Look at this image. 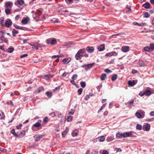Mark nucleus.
Listing matches in <instances>:
<instances>
[{"label":"nucleus","mask_w":154,"mask_h":154,"mask_svg":"<svg viewBox=\"0 0 154 154\" xmlns=\"http://www.w3.org/2000/svg\"><path fill=\"white\" fill-rule=\"evenodd\" d=\"M86 52V49L83 48L79 50L75 55V58L77 60H80L83 57V54Z\"/></svg>","instance_id":"f257e3e1"},{"label":"nucleus","mask_w":154,"mask_h":154,"mask_svg":"<svg viewBox=\"0 0 154 154\" xmlns=\"http://www.w3.org/2000/svg\"><path fill=\"white\" fill-rule=\"evenodd\" d=\"M136 116L139 119H142L145 116V112L142 110H138L135 113Z\"/></svg>","instance_id":"f03ea898"},{"label":"nucleus","mask_w":154,"mask_h":154,"mask_svg":"<svg viewBox=\"0 0 154 154\" xmlns=\"http://www.w3.org/2000/svg\"><path fill=\"white\" fill-rule=\"evenodd\" d=\"M46 42L48 44L54 45L56 44L57 41L55 38H51L47 39Z\"/></svg>","instance_id":"7ed1b4c3"},{"label":"nucleus","mask_w":154,"mask_h":154,"mask_svg":"<svg viewBox=\"0 0 154 154\" xmlns=\"http://www.w3.org/2000/svg\"><path fill=\"white\" fill-rule=\"evenodd\" d=\"M95 63H92L85 64L82 65V67L85 68V70L87 71L90 69L94 65Z\"/></svg>","instance_id":"20e7f679"},{"label":"nucleus","mask_w":154,"mask_h":154,"mask_svg":"<svg viewBox=\"0 0 154 154\" xmlns=\"http://www.w3.org/2000/svg\"><path fill=\"white\" fill-rule=\"evenodd\" d=\"M12 25V22L9 19H7L5 22V26L9 28Z\"/></svg>","instance_id":"39448f33"},{"label":"nucleus","mask_w":154,"mask_h":154,"mask_svg":"<svg viewBox=\"0 0 154 154\" xmlns=\"http://www.w3.org/2000/svg\"><path fill=\"white\" fill-rule=\"evenodd\" d=\"M150 128V125L149 124L147 123L143 126V128L144 130L146 131H149Z\"/></svg>","instance_id":"423d86ee"},{"label":"nucleus","mask_w":154,"mask_h":154,"mask_svg":"<svg viewBox=\"0 0 154 154\" xmlns=\"http://www.w3.org/2000/svg\"><path fill=\"white\" fill-rule=\"evenodd\" d=\"M44 89L43 87L41 86L38 87L37 89L34 91V93L37 94L44 91Z\"/></svg>","instance_id":"0eeeda50"},{"label":"nucleus","mask_w":154,"mask_h":154,"mask_svg":"<svg viewBox=\"0 0 154 154\" xmlns=\"http://www.w3.org/2000/svg\"><path fill=\"white\" fill-rule=\"evenodd\" d=\"M137 82H135L134 80L130 81L129 80L128 82V85L129 86H133L136 84Z\"/></svg>","instance_id":"6e6552de"},{"label":"nucleus","mask_w":154,"mask_h":154,"mask_svg":"<svg viewBox=\"0 0 154 154\" xmlns=\"http://www.w3.org/2000/svg\"><path fill=\"white\" fill-rule=\"evenodd\" d=\"M85 49L89 53H92L94 51V48L93 47L88 46L87 47L86 49Z\"/></svg>","instance_id":"1a4fd4ad"},{"label":"nucleus","mask_w":154,"mask_h":154,"mask_svg":"<svg viewBox=\"0 0 154 154\" xmlns=\"http://www.w3.org/2000/svg\"><path fill=\"white\" fill-rule=\"evenodd\" d=\"M43 136L42 135H35L34 136V138L35 139V141H39Z\"/></svg>","instance_id":"9d476101"},{"label":"nucleus","mask_w":154,"mask_h":154,"mask_svg":"<svg viewBox=\"0 0 154 154\" xmlns=\"http://www.w3.org/2000/svg\"><path fill=\"white\" fill-rule=\"evenodd\" d=\"M117 53L115 51H112L111 52L107 53L105 55V56L111 57L113 55H116Z\"/></svg>","instance_id":"9b49d317"},{"label":"nucleus","mask_w":154,"mask_h":154,"mask_svg":"<svg viewBox=\"0 0 154 154\" xmlns=\"http://www.w3.org/2000/svg\"><path fill=\"white\" fill-rule=\"evenodd\" d=\"M12 2H8L5 3V6L6 8H10L12 7Z\"/></svg>","instance_id":"f8f14e48"},{"label":"nucleus","mask_w":154,"mask_h":154,"mask_svg":"<svg viewBox=\"0 0 154 154\" xmlns=\"http://www.w3.org/2000/svg\"><path fill=\"white\" fill-rule=\"evenodd\" d=\"M116 136L117 137L119 138L122 137L125 138V133H124L123 134H122L121 133L119 132L117 134Z\"/></svg>","instance_id":"ddd939ff"},{"label":"nucleus","mask_w":154,"mask_h":154,"mask_svg":"<svg viewBox=\"0 0 154 154\" xmlns=\"http://www.w3.org/2000/svg\"><path fill=\"white\" fill-rule=\"evenodd\" d=\"M70 60L71 59L70 58H65L62 60V62L64 64H67L70 62Z\"/></svg>","instance_id":"4468645a"},{"label":"nucleus","mask_w":154,"mask_h":154,"mask_svg":"<svg viewBox=\"0 0 154 154\" xmlns=\"http://www.w3.org/2000/svg\"><path fill=\"white\" fill-rule=\"evenodd\" d=\"M41 121L39 120L37 122L33 125V126L35 127H38L40 126L41 127Z\"/></svg>","instance_id":"2eb2a0df"},{"label":"nucleus","mask_w":154,"mask_h":154,"mask_svg":"<svg viewBox=\"0 0 154 154\" xmlns=\"http://www.w3.org/2000/svg\"><path fill=\"white\" fill-rule=\"evenodd\" d=\"M105 49L104 44H103L100 45L99 46L98 48L99 51H103Z\"/></svg>","instance_id":"dca6fc26"},{"label":"nucleus","mask_w":154,"mask_h":154,"mask_svg":"<svg viewBox=\"0 0 154 154\" xmlns=\"http://www.w3.org/2000/svg\"><path fill=\"white\" fill-rule=\"evenodd\" d=\"M43 10L42 8H39L38 9H37L35 12V15H37V14L38 15V16L40 15L41 14H40L42 12V11ZM37 16H38L37 15Z\"/></svg>","instance_id":"f3484780"},{"label":"nucleus","mask_w":154,"mask_h":154,"mask_svg":"<svg viewBox=\"0 0 154 154\" xmlns=\"http://www.w3.org/2000/svg\"><path fill=\"white\" fill-rule=\"evenodd\" d=\"M25 135V132L24 131H22L18 134H17V137H23Z\"/></svg>","instance_id":"a211bd4d"},{"label":"nucleus","mask_w":154,"mask_h":154,"mask_svg":"<svg viewBox=\"0 0 154 154\" xmlns=\"http://www.w3.org/2000/svg\"><path fill=\"white\" fill-rule=\"evenodd\" d=\"M68 131H69L68 128H66L65 129V130L63 131L62 133V137H64L65 136L66 134H67Z\"/></svg>","instance_id":"6ab92c4d"},{"label":"nucleus","mask_w":154,"mask_h":154,"mask_svg":"<svg viewBox=\"0 0 154 154\" xmlns=\"http://www.w3.org/2000/svg\"><path fill=\"white\" fill-rule=\"evenodd\" d=\"M142 6L146 9L150 8V5L149 2H146Z\"/></svg>","instance_id":"aec40b11"},{"label":"nucleus","mask_w":154,"mask_h":154,"mask_svg":"<svg viewBox=\"0 0 154 154\" xmlns=\"http://www.w3.org/2000/svg\"><path fill=\"white\" fill-rule=\"evenodd\" d=\"M132 11L130 7H128L127 5L126 6V12L127 14H129L131 13Z\"/></svg>","instance_id":"412c9836"},{"label":"nucleus","mask_w":154,"mask_h":154,"mask_svg":"<svg viewBox=\"0 0 154 154\" xmlns=\"http://www.w3.org/2000/svg\"><path fill=\"white\" fill-rule=\"evenodd\" d=\"M132 134V131L126 132V137H132L133 135Z\"/></svg>","instance_id":"4be33fe9"},{"label":"nucleus","mask_w":154,"mask_h":154,"mask_svg":"<svg viewBox=\"0 0 154 154\" xmlns=\"http://www.w3.org/2000/svg\"><path fill=\"white\" fill-rule=\"evenodd\" d=\"M97 139H98L100 142H103L105 140V137L104 136H102L99 137Z\"/></svg>","instance_id":"5701e85b"},{"label":"nucleus","mask_w":154,"mask_h":154,"mask_svg":"<svg viewBox=\"0 0 154 154\" xmlns=\"http://www.w3.org/2000/svg\"><path fill=\"white\" fill-rule=\"evenodd\" d=\"M138 65L140 67L144 66H146V64L145 62L142 61H139Z\"/></svg>","instance_id":"b1692460"},{"label":"nucleus","mask_w":154,"mask_h":154,"mask_svg":"<svg viewBox=\"0 0 154 154\" xmlns=\"http://www.w3.org/2000/svg\"><path fill=\"white\" fill-rule=\"evenodd\" d=\"M144 94L146 96H149L152 94V92L150 90H147L144 91Z\"/></svg>","instance_id":"393cba45"},{"label":"nucleus","mask_w":154,"mask_h":154,"mask_svg":"<svg viewBox=\"0 0 154 154\" xmlns=\"http://www.w3.org/2000/svg\"><path fill=\"white\" fill-rule=\"evenodd\" d=\"M17 2L20 5H22L24 3L23 0H17Z\"/></svg>","instance_id":"a878e982"},{"label":"nucleus","mask_w":154,"mask_h":154,"mask_svg":"<svg viewBox=\"0 0 154 154\" xmlns=\"http://www.w3.org/2000/svg\"><path fill=\"white\" fill-rule=\"evenodd\" d=\"M118 77L117 75L116 74H113L111 78L112 80L113 81H115L116 79H117Z\"/></svg>","instance_id":"bb28decb"},{"label":"nucleus","mask_w":154,"mask_h":154,"mask_svg":"<svg viewBox=\"0 0 154 154\" xmlns=\"http://www.w3.org/2000/svg\"><path fill=\"white\" fill-rule=\"evenodd\" d=\"M53 76V75H51L50 74H48L45 75L44 76L43 78L46 80H48L50 78H51Z\"/></svg>","instance_id":"cd10ccee"},{"label":"nucleus","mask_w":154,"mask_h":154,"mask_svg":"<svg viewBox=\"0 0 154 154\" xmlns=\"http://www.w3.org/2000/svg\"><path fill=\"white\" fill-rule=\"evenodd\" d=\"M12 35L14 37H15L17 34L18 33V32L14 29H13L12 31Z\"/></svg>","instance_id":"c85d7f7f"},{"label":"nucleus","mask_w":154,"mask_h":154,"mask_svg":"<svg viewBox=\"0 0 154 154\" xmlns=\"http://www.w3.org/2000/svg\"><path fill=\"white\" fill-rule=\"evenodd\" d=\"M106 74L105 73H103L100 76L101 80L102 81L105 80L106 79Z\"/></svg>","instance_id":"c756f323"},{"label":"nucleus","mask_w":154,"mask_h":154,"mask_svg":"<svg viewBox=\"0 0 154 154\" xmlns=\"http://www.w3.org/2000/svg\"><path fill=\"white\" fill-rule=\"evenodd\" d=\"M134 101V99H131L130 101H128L127 103H126V105H129V104L133 105Z\"/></svg>","instance_id":"7c9ffc66"},{"label":"nucleus","mask_w":154,"mask_h":154,"mask_svg":"<svg viewBox=\"0 0 154 154\" xmlns=\"http://www.w3.org/2000/svg\"><path fill=\"white\" fill-rule=\"evenodd\" d=\"M42 45H41L39 43L36 42V49L38 50L42 48Z\"/></svg>","instance_id":"2f4dec72"},{"label":"nucleus","mask_w":154,"mask_h":154,"mask_svg":"<svg viewBox=\"0 0 154 154\" xmlns=\"http://www.w3.org/2000/svg\"><path fill=\"white\" fill-rule=\"evenodd\" d=\"M46 94L48 98H51L52 95V93L48 91L46 92Z\"/></svg>","instance_id":"473e14b6"},{"label":"nucleus","mask_w":154,"mask_h":154,"mask_svg":"<svg viewBox=\"0 0 154 154\" xmlns=\"http://www.w3.org/2000/svg\"><path fill=\"white\" fill-rule=\"evenodd\" d=\"M60 88L59 86H57L55 88V89L53 90V92L54 93H57L60 90Z\"/></svg>","instance_id":"72a5a7b5"},{"label":"nucleus","mask_w":154,"mask_h":154,"mask_svg":"<svg viewBox=\"0 0 154 154\" xmlns=\"http://www.w3.org/2000/svg\"><path fill=\"white\" fill-rule=\"evenodd\" d=\"M149 47L151 52L154 50V44H150Z\"/></svg>","instance_id":"f704fd0d"},{"label":"nucleus","mask_w":154,"mask_h":154,"mask_svg":"<svg viewBox=\"0 0 154 154\" xmlns=\"http://www.w3.org/2000/svg\"><path fill=\"white\" fill-rule=\"evenodd\" d=\"M5 11L7 15H9L11 13V10L8 8L6 9Z\"/></svg>","instance_id":"c9c22d12"},{"label":"nucleus","mask_w":154,"mask_h":154,"mask_svg":"<svg viewBox=\"0 0 154 154\" xmlns=\"http://www.w3.org/2000/svg\"><path fill=\"white\" fill-rule=\"evenodd\" d=\"M11 133L14 136H17V134H16V133L15 132V131L14 129L13 128L11 131Z\"/></svg>","instance_id":"e433bc0d"},{"label":"nucleus","mask_w":154,"mask_h":154,"mask_svg":"<svg viewBox=\"0 0 154 154\" xmlns=\"http://www.w3.org/2000/svg\"><path fill=\"white\" fill-rule=\"evenodd\" d=\"M4 18L2 17L0 18V24L2 26H4Z\"/></svg>","instance_id":"4c0bfd02"},{"label":"nucleus","mask_w":154,"mask_h":154,"mask_svg":"<svg viewBox=\"0 0 154 154\" xmlns=\"http://www.w3.org/2000/svg\"><path fill=\"white\" fill-rule=\"evenodd\" d=\"M14 48L12 46H11L8 48V51L9 53H11L14 51Z\"/></svg>","instance_id":"58836bf2"},{"label":"nucleus","mask_w":154,"mask_h":154,"mask_svg":"<svg viewBox=\"0 0 154 154\" xmlns=\"http://www.w3.org/2000/svg\"><path fill=\"white\" fill-rule=\"evenodd\" d=\"M113 139V138L111 136L108 137L106 138V141L108 142H109L112 141Z\"/></svg>","instance_id":"ea45409f"},{"label":"nucleus","mask_w":154,"mask_h":154,"mask_svg":"<svg viewBox=\"0 0 154 154\" xmlns=\"http://www.w3.org/2000/svg\"><path fill=\"white\" fill-rule=\"evenodd\" d=\"M80 85L81 87L83 88H84L85 87L86 85V83L84 82H80Z\"/></svg>","instance_id":"a19ab883"},{"label":"nucleus","mask_w":154,"mask_h":154,"mask_svg":"<svg viewBox=\"0 0 154 154\" xmlns=\"http://www.w3.org/2000/svg\"><path fill=\"white\" fill-rule=\"evenodd\" d=\"M28 21L27 19L26 18H25L22 20L21 23L24 24H26L27 23Z\"/></svg>","instance_id":"79ce46f5"},{"label":"nucleus","mask_w":154,"mask_h":154,"mask_svg":"<svg viewBox=\"0 0 154 154\" xmlns=\"http://www.w3.org/2000/svg\"><path fill=\"white\" fill-rule=\"evenodd\" d=\"M136 128L137 129L140 130L142 129V126L138 124L136 125Z\"/></svg>","instance_id":"37998d69"},{"label":"nucleus","mask_w":154,"mask_h":154,"mask_svg":"<svg viewBox=\"0 0 154 154\" xmlns=\"http://www.w3.org/2000/svg\"><path fill=\"white\" fill-rule=\"evenodd\" d=\"M144 50L146 51L151 52L149 47L146 46L144 48Z\"/></svg>","instance_id":"c03bdc74"},{"label":"nucleus","mask_w":154,"mask_h":154,"mask_svg":"<svg viewBox=\"0 0 154 154\" xmlns=\"http://www.w3.org/2000/svg\"><path fill=\"white\" fill-rule=\"evenodd\" d=\"M78 77V75L77 74H74L72 77V80H75Z\"/></svg>","instance_id":"a18cd8bd"},{"label":"nucleus","mask_w":154,"mask_h":154,"mask_svg":"<svg viewBox=\"0 0 154 154\" xmlns=\"http://www.w3.org/2000/svg\"><path fill=\"white\" fill-rule=\"evenodd\" d=\"M150 16V14L147 12H145L144 13V17L146 18H148Z\"/></svg>","instance_id":"49530a36"},{"label":"nucleus","mask_w":154,"mask_h":154,"mask_svg":"<svg viewBox=\"0 0 154 154\" xmlns=\"http://www.w3.org/2000/svg\"><path fill=\"white\" fill-rule=\"evenodd\" d=\"M83 90L82 88H80L78 90V94L79 95H80L82 94Z\"/></svg>","instance_id":"de8ad7c7"},{"label":"nucleus","mask_w":154,"mask_h":154,"mask_svg":"<svg viewBox=\"0 0 154 154\" xmlns=\"http://www.w3.org/2000/svg\"><path fill=\"white\" fill-rule=\"evenodd\" d=\"M51 21L54 23H58V20L57 19H53L51 20Z\"/></svg>","instance_id":"09e8293b"},{"label":"nucleus","mask_w":154,"mask_h":154,"mask_svg":"<svg viewBox=\"0 0 154 154\" xmlns=\"http://www.w3.org/2000/svg\"><path fill=\"white\" fill-rule=\"evenodd\" d=\"M72 116H70L68 117L67 118V122H69L72 121Z\"/></svg>","instance_id":"8fccbe9b"},{"label":"nucleus","mask_w":154,"mask_h":154,"mask_svg":"<svg viewBox=\"0 0 154 154\" xmlns=\"http://www.w3.org/2000/svg\"><path fill=\"white\" fill-rule=\"evenodd\" d=\"M133 24L135 26H142V24L136 22H134L133 23Z\"/></svg>","instance_id":"3c124183"},{"label":"nucleus","mask_w":154,"mask_h":154,"mask_svg":"<svg viewBox=\"0 0 154 154\" xmlns=\"http://www.w3.org/2000/svg\"><path fill=\"white\" fill-rule=\"evenodd\" d=\"M43 122L45 123H47L48 121V119L47 117H45L43 119Z\"/></svg>","instance_id":"603ef678"},{"label":"nucleus","mask_w":154,"mask_h":154,"mask_svg":"<svg viewBox=\"0 0 154 154\" xmlns=\"http://www.w3.org/2000/svg\"><path fill=\"white\" fill-rule=\"evenodd\" d=\"M106 106L105 104H103L101 107L100 108V109L98 111V112H100L102 110H103V109Z\"/></svg>","instance_id":"864d4df0"},{"label":"nucleus","mask_w":154,"mask_h":154,"mask_svg":"<svg viewBox=\"0 0 154 154\" xmlns=\"http://www.w3.org/2000/svg\"><path fill=\"white\" fill-rule=\"evenodd\" d=\"M74 80H71L70 81V82L72 84H73V85H75V86H76L77 85V84H76L75 81H74Z\"/></svg>","instance_id":"5fc2aeb1"},{"label":"nucleus","mask_w":154,"mask_h":154,"mask_svg":"<svg viewBox=\"0 0 154 154\" xmlns=\"http://www.w3.org/2000/svg\"><path fill=\"white\" fill-rule=\"evenodd\" d=\"M78 135V134L77 132H72V135L73 137H75L77 136Z\"/></svg>","instance_id":"6e6d98bb"},{"label":"nucleus","mask_w":154,"mask_h":154,"mask_svg":"<svg viewBox=\"0 0 154 154\" xmlns=\"http://www.w3.org/2000/svg\"><path fill=\"white\" fill-rule=\"evenodd\" d=\"M102 87V84H101V85L98 86L97 87V89L98 90V91H100V89Z\"/></svg>","instance_id":"4d7b16f0"},{"label":"nucleus","mask_w":154,"mask_h":154,"mask_svg":"<svg viewBox=\"0 0 154 154\" xmlns=\"http://www.w3.org/2000/svg\"><path fill=\"white\" fill-rule=\"evenodd\" d=\"M105 72L107 73H109L112 72V71L108 69H106L105 70Z\"/></svg>","instance_id":"13d9d810"},{"label":"nucleus","mask_w":154,"mask_h":154,"mask_svg":"<svg viewBox=\"0 0 154 154\" xmlns=\"http://www.w3.org/2000/svg\"><path fill=\"white\" fill-rule=\"evenodd\" d=\"M22 126V125L21 124H19L18 125L16 126V128L18 129H21Z\"/></svg>","instance_id":"bf43d9fd"},{"label":"nucleus","mask_w":154,"mask_h":154,"mask_svg":"<svg viewBox=\"0 0 154 154\" xmlns=\"http://www.w3.org/2000/svg\"><path fill=\"white\" fill-rule=\"evenodd\" d=\"M27 56H28V54H23L22 55H21L20 56V57L21 58H23V57H27Z\"/></svg>","instance_id":"052dcab7"},{"label":"nucleus","mask_w":154,"mask_h":154,"mask_svg":"<svg viewBox=\"0 0 154 154\" xmlns=\"http://www.w3.org/2000/svg\"><path fill=\"white\" fill-rule=\"evenodd\" d=\"M138 72V71L136 70H135V69H134L133 70H132V73L133 74H134L135 73H137Z\"/></svg>","instance_id":"680f3d73"},{"label":"nucleus","mask_w":154,"mask_h":154,"mask_svg":"<svg viewBox=\"0 0 154 154\" xmlns=\"http://www.w3.org/2000/svg\"><path fill=\"white\" fill-rule=\"evenodd\" d=\"M102 154H109V152L106 150H103L102 152Z\"/></svg>","instance_id":"e2e57ef3"},{"label":"nucleus","mask_w":154,"mask_h":154,"mask_svg":"<svg viewBox=\"0 0 154 154\" xmlns=\"http://www.w3.org/2000/svg\"><path fill=\"white\" fill-rule=\"evenodd\" d=\"M32 48H35L36 49V43H33V45H32Z\"/></svg>","instance_id":"0e129e2a"},{"label":"nucleus","mask_w":154,"mask_h":154,"mask_svg":"<svg viewBox=\"0 0 154 154\" xmlns=\"http://www.w3.org/2000/svg\"><path fill=\"white\" fill-rule=\"evenodd\" d=\"M67 74H68V73L66 72H64L63 73L62 76L63 77H66Z\"/></svg>","instance_id":"69168bd1"},{"label":"nucleus","mask_w":154,"mask_h":154,"mask_svg":"<svg viewBox=\"0 0 154 154\" xmlns=\"http://www.w3.org/2000/svg\"><path fill=\"white\" fill-rule=\"evenodd\" d=\"M7 104L8 105H11L13 106V104L11 101H10L9 102H8L7 103Z\"/></svg>","instance_id":"338daca9"},{"label":"nucleus","mask_w":154,"mask_h":154,"mask_svg":"<svg viewBox=\"0 0 154 154\" xmlns=\"http://www.w3.org/2000/svg\"><path fill=\"white\" fill-rule=\"evenodd\" d=\"M89 98V95H87L85 97V99L86 100H88Z\"/></svg>","instance_id":"774afa93"}]
</instances>
